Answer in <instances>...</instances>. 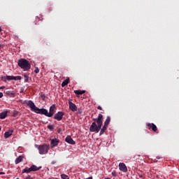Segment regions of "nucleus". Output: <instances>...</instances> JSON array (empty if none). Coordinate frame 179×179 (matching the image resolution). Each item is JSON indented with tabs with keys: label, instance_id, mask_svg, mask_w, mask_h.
<instances>
[{
	"label": "nucleus",
	"instance_id": "obj_1",
	"mask_svg": "<svg viewBox=\"0 0 179 179\" xmlns=\"http://www.w3.org/2000/svg\"><path fill=\"white\" fill-rule=\"evenodd\" d=\"M93 121L94 122L90 127V132H95V134L100 132L99 136H101L107 131V128H108V126H103V115L99 113L96 118L93 119Z\"/></svg>",
	"mask_w": 179,
	"mask_h": 179
},
{
	"label": "nucleus",
	"instance_id": "obj_2",
	"mask_svg": "<svg viewBox=\"0 0 179 179\" xmlns=\"http://www.w3.org/2000/svg\"><path fill=\"white\" fill-rule=\"evenodd\" d=\"M27 106L31 108V111L36 113V114H41L42 115H45V117H48V110L45 108H38L34 104V102L32 101H28L27 102Z\"/></svg>",
	"mask_w": 179,
	"mask_h": 179
},
{
	"label": "nucleus",
	"instance_id": "obj_3",
	"mask_svg": "<svg viewBox=\"0 0 179 179\" xmlns=\"http://www.w3.org/2000/svg\"><path fill=\"white\" fill-rule=\"evenodd\" d=\"M17 65L23 69V71H29L31 68V64L30 62L27 61L26 59H20L17 62Z\"/></svg>",
	"mask_w": 179,
	"mask_h": 179
},
{
	"label": "nucleus",
	"instance_id": "obj_4",
	"mask_svg": "<svg viewBox=\"0 0 179 179\" xmlns=\"http://www.w3.org/2000/svg\"><path fill=\"white\" fill-rule=\"evenodd\" d=\"M38 149L39 150L40 155H47V153H48V150H50V145H39Z\"/></svg>",
	"mask_w": 179,
	"mask_h": 179
},
{
	"label": "nucleus",
	"instance_id": "obj_5",
	"mask_svg": "<svg viewBox=\"0 0 179 179\" xmlns=\"http://www.w3.org/2000/svg\"><path fill=\"white\" fill-rule=\"evenodd\" d=\"M2 79L4 82H6V80H20V79H22V77L20 76H3Z\"/></svg>",
	"mask_w": 179,
	"mask_h": 179
},
{
	"label": "nucleus",
	"instance_id": "obj_6",
	"mask_svg": "<svg viewBox=\"0 0 179 179\" xmlns=\"http://www.w3.org/2000/svg\"><path fill=\"white\" fill-rule=\"evenodd\" d=\"M64 115H65V113L62 111H59L54 115V120H56L57 121H61L64 118Z\"/></svg>",
	"mask_w": 179,
	"mask_h": 179
},
{
	"label": "nucleus",
	"instance_id": "obj_7",
	"mask_svg": "<svg viewBox=\"0 0 179 179\" xmlns=\"http://www.w3.org/2000/svg\"><path fill=\"white\" fill-rule=\"evenodd\" d=\"M69 110L73 111V113H75V111H78V107L75 103H72V99L69 100Z\"/></svg>",
	"mask_w": 179,
	"mask_h": 179
},
{
	"label": "nucleus",
	"instance_id": "obj_8",
	"mask_svg": "<svg viewBox=\"0 0 179 179\" xmlns=\"http://www.w3.org/2000/svg\"><path fill=\"white\" fill-rule=\"evenodd\" d=\"M55 104H53L50 107L49 113L48 112V117H51L54 114H55Z\"/></svg>",
	"mask_w": 179,
	"mask_h": 179
},
{
	"label": "nucleus",
	"instance_id": "obj_9",
	"mask_svg": "<svg viewBox=\"0 0 179 179\" xmlns=\"http://www.w3.org/2000/svg\"><path fill=\"white\" fill-rule=\"evenodd\" d=\"M148 129H152L154 132H157V127L153 123H147L146 124Z\"/></svg>",
	"mask_w": 179,
	"mask_h": 179
},
{
	"label": "nucleus",
	"instance_id": "obj_10",
	"mask_svg": "<svg viewBox=\"0 0 179 179\" xmlns=\"http://www.w3.org/2000/svg\"><path fill=\"white\" fill-rule=\"evenodd\" d=\"M119 170L120 171H122L123 173H127L128 171V168L127 167V165L124 163L119 164Z\"/></svg>",
	"mask_w": 179,
	"mask_h": 179
},
{
	"label": "nucleus",
	"instance_id": "obj_11",
	"mask_svg": "<svg viewBox=\"0 0 179 179\" xmlns=\"http://www.w3.org/2000/svg\"><path fill=\"white\" fill-rule=\"evenodd\" d=\"M65 141L67 143H69L70 145H76V143L75 142V141H73V139L72 138V137H71V136H67L65 138Z\"/></svg>",
	"mask_w": 179,
	"mask_h": 179
},
{
	"label": "nucleus",
	"instance_id": "obj_12",
	"mask_svg": "<svg viewBox=\"0 0 179 179\" xmlns=\"http://www.w3.org/2000/svg\"><path fill=\"white\" fill-rule=\"evenodd\" d=\"M58 143H59V140L58 138H54L51 141V145L52 148L57 146Z\"/></svg>",
	"mask_w": 179,
	"mask_h": 179
},
{
	"label": "nucleus",
	"instance_id": "obj_13",
	"mask_svg": "<svg viewBox=\"0 0 179 179\" xmlns=\"http://www.w3.org/2000/svg\"><path fill=\"white\" fill-rule=\"evenodd\" d=\"M12 134H13V130H9L8 131H6L4 134V138L6 139H8V138H9V136H12Z\"/></svg>",
	"mask_w": 179,
	"mask_h": 179
},
{
	"label": "nucleus",
	"instance_id": "obj_14",
	"mask_svg": "<svg viewBox=\"0 0 179 179\" xmlns=\"http://www.w3.org/2000/svg\"><path fill=\"white\" fill-rule=\"evenodd\" d=\"M4 94H7V96H10L11 97H15V92L13 91L6 90V91H4Z\"/></svg>",
	"mask_w": 179,
	"mask_h": 179
},
{
	"label": "nucleus",
	"instance_id": "obj_15",
	"mask_svg": "<svg viewBox=\"0 0 179 179\" xmlns=\"http://www.w3.org/2000/svg\"><path fill=\"white\" fill-rule=\"evenodd\" d=\"M6 117H8V111H3L0 113L1 120H5Z\"/></svg>",
	"mask_w": 179,
	"mask_h": 179
},
{
	"label": "nucleus",
	"instance_id": "obj_16",
	"mask_svg": "<svg viewBox=\"0 0 179 179\" xmlns=\"http://www.w3.org/2000/svg\"><path fill=\"white\" fill-rule=\"evenodd\" d=\"M31 171H38L40 169H41V166L37 167L36 165H31Z\"/></svg>",
	"mask_w": 179,
	"mask_h": 179
},
{
	"label": "nucleus",
	"instance_id": "obj_17",
	"mask_svg": "<svg viewBox=\"0 0 179 179\" xmlns=\"http://www.w3.org/2000/svg\"><path fill=\"white\" fill-rule=\"evenodd\" d=\"M110 121L111 117L110 116H107L103 125H105L106 127H108V124H110Z\"/></svg>",
	"mask_w": 179,
	"mask_h": 179
},
{
	"label": "nucleus",
	"instance_id": "obj_18",
	"mask_svg": "<svg viewBox=\"0 0 179 179\" xmlns=\"http://www.w3.org/2000/svg\"><path fill=\"white\" fill-rule=\"evenodd\" d=\"M74 93H75V94H78V95L85 94V93H86V91L78 90H75Z\"/></svg>",
	"mask_w": 179,
	"mask_h": 179
},
{
	"label": "nucleus",
	"instance_id": "obj_19",
	"mask_svg": "<svg viewBox=\"0 0 179 179\" xmlns=\"http://www.w3.org/2000/svg\"><path fill=\"white\" fill-rule=\"evenodd\" d=\"M69 83V78L64 80L62 83V87H65Z\"/></svg>",
	"mask_w": 179,
	"mask_h": 179
},
{
	"label": "nucleus",
	"instance_id": "obj_20",
	"mask_svg": "<svg viewBox=\"0 0 179 179\" xmlns=\"http://www.w3.org/2000/svg\"><path fill=\"white\" fill-rule=\"evenodd\" d=\"M23 160V157L19 156L17 158L15 159V164H19V163H21Z\"/></svg>",
	"mask_w": 179,
	"mask_h": 179
},
{
	"label": "nucleus",
	"instance_id": "obj_21",
	"mask_svg": "<svg viewBox=\"0 0 179 179\" xmlns=\"http://www.w3.org/2000/svg\"><path fill=\"white\" fill-rule=\"evenodd\" d=\"M22 174H24V173H31V168L26 167L25 169H24L22 170Z\"/></svg>",
	"mask_w": 179,
	"mask_h": 179
},
{
	"label": "nucleus",
	"instance_id": "obj_22",
	"mask_svg": "<svg viewBox=\"0 0 179 179\" xmlns=\"http://www.w3.org/2000/svg\"><path fill=\"white\" fill-rule=\"evenodd\" d=\"M55 128V126H54L53 124L48 125V129H50V131H54Z\"/></svg>",
	"mask_w": 179,
	"mask_h": 179
},
{
	"label": "nucleus",
	"instance_id": "obj_23",
	"mask_svg": "<svg viewBox=\"0 0 179 179\" xmlns=\"http://www.w3.org/2000/svg\"><path fill=\"white\" fill-rule=\"evenodd\" d=\"M61 178L62 179H69V177L66 176V174H62L61 175Z\"/></svg>",
	"mask_w": 179,
	"mask_h": 179
},
{
	"label": "nucleus",
	"instance_id": "obj_24",
	"mask_svg": "<svg viewBox=\"0 0 179 179\" xmlns=\"http://www.w3.org/2000/svg\"><path fill=\"white\" fill-rule=\"evenodd\" d=\"M18 115H19V112H17V110L13 111V117H17Z\"/></svg>",
	"mask_w": 179,
	"mask_h": 179
},
{
	"label": "nucleus",
	"instance_id": "obj_25",
	"mask_svg": "<svg viewBox=\"0 0 179 179\" xmlns=\"http://www.w3.org/2000/svg\"><path fill=\"white\" fill-rule=\"evenodd\" d=\"M24 82H29V76L24 75Z\"/></svg>",
	"mask_w": 179,
	"mask_h": 179
},
{
	"label": "nucleus",
	"instance_id": "obj_26",
	"mask_svg": "<svg viewBox=\"0 0 179 179\" xmlns=\"http://www.w3.org/2000/svg\"><path fill=\"white\" fill-rule=\"evenodd\" d=\"M112 176H113V177H117V172H116L115 171H112Z\"/></svg>",
	"mask_w": 179,
	"mask_h": 179
},
{
	"label": "nucleus",
	"instance_id": "obj_27",
	"mask_svg": "<svg viewBox=\"0 0 179 179\" xmlns=\"http://www.w3.org/2000/svg\"><path fill=\"white\" fill-rule=\"evenodd\" d=\"M35 73H38V72H40V69H38V68H36L34 70Z\"/></svg>",
	"mask_w": 179,
	"mask_h": 179
},
{
	"label": "nucleus",
	"instance_id": "obj_28",
	"mask_svg": "<svg viewBox=\"0 0 179 179\" xmlns=\"http://www.w3.org/2000/svg\"><path fill=\"white\" fill-rule=\"evenodd\" d=\"M3 97V93L0 92V99H2Z\"/></svg>",
	"mask_w": 179,
	"mask_h": 179
},
{
	"label": "nucleus",
	"instance_id": "obj_29",
	"mask_svg": "<svg viewBox=\"0 0 179 179\" xmlns=\"http://www.w3.org/2000/svg\"><path fill=\"white\" fill-rule=\"evenodd\" d=\"M97 108H98V110H103V108H101V106H98Z\"/></svg>",
	"mask_w": 179,
	"mask_h": 179
},
{
	"label": "nucleus",
	"instance_id": "obj_30",
	"mask_svg": "<svg viewBox=\"0 0 179 179\" xmlns=\"http://www.w3.org/2000/svg\"><path fill=\"white\" fill-rule=\"evenodd\" d=\"M3 174H5L4 172H0V176H2V175H3Z\"/></svg>",
	"mask_w": 179,
	"mask_h": 179
},
{
	"label": "nucleus",
	"instance_id": "obj_31",
	"mask_svg": "<svg viewBox=\"0 0 179 179\" xmlns=\"http://www.w3.org/2000/svg\"><path fill=\"white\" fill-rule=\"evenodd\" d=\"M1 89H5V86L1 87H0V90H1Z\"/></svg>",
	"mask_w": 179,
	"mask_h": 179
},
{
	"label": "nucleus",
	"instance_id": "obj_32",
	"mask_svg": "<svg viewBox=\"0 0 179 179\" xmlns=\"http://www.w3.org/2000/svg\"><path fill=\"white\" fill-rule=\"evenodd\" d=\"M139 177H140V178H142L143 177V176L139 175Z\"/></svg>",
	"mask_w": 179,
	"mask_h": 179
},
{
	"label": "nucleus",
	"instance_id": "obj_33",
	"mask_svg": "<svg viewBox=\"0 0 179 179\" xmlns=\"http://www.w3.org/2000/svg\"><path fill=\"white\" fill-rule=\"evenodd\" d=\"M0 31H2V28L0 27Z\"/></svg>",
	"mask_w": 179,
	"mask_h": 179
},
{
	"label": "nucleus",
	"instance_id": "obj_34",
	"mask_svg": "<svg viewBox=\"0 0 179 179\" xmlns=\"http://www.w3.org/2000/svg\"><path fill=\"white\" fill-rule=\"evenodd\" d=\"M16 179H19V178H17Z\"/></svg>",
	"mask_w": 179,
	"mask_h": 179
},
{
	"label": "nucleus",
	"instance_id": "obj_35",
	"mask_svg": "<svg viewBox=\"0 0 179 179\" xmlns=\"http://www.w3.org/2000/svg\"><path fill=\"white\" fill-rule=\"evenodd\" d=\"M0 131H1V127H0Z\"/></svg>",
	"mask_w": 179,
	"mask_h": 179
}]
</instances>
